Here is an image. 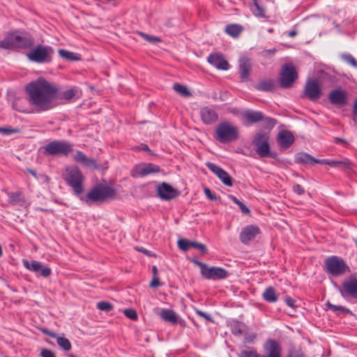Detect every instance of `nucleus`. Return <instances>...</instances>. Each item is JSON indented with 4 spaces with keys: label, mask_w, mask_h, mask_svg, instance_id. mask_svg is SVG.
<instances>
[{
    "label": "nucleus",
    "mask_w": 357,
    "mask_h": 357,
    "mask_svg": "<svg viewBox=\"0 0 357 357\" xmlns=\"http://www.w3.org/2000/svg\"><path fill=\"white\" fill-rule=\"evenodd\" d=\"M27 98H15L13 108L21 113H40L50 110L57 105L59 89L55 84L39 77L25 86Z\"/></svg>",
    "instance_id": "obj_1"
},
{
    "label": "nucleus",
    "mask_w": 357,
    "mask_h": 357,
    "mask_svg": "<svg viewBox=\"0 0 357 357\" xmlns=\"http://www.w3.org/2000/svg\"><path fill=\"white\" fill-rule=\"evenodd\" d=\"M62 177L66 183L72 188L74 194L77 197L84 192V182L85 177L80 169L76 166L66 167L62 174Z\"/></svg>",
    "instance_id": "obj_2"
},
{
    "label": "nucleus",
    "mask_w": 357,
    "mask_h": 357,
    "mask_svg": "<svg viewBox=\"0 0 357 357\" xmlns=\"http://www.w3.org/2000/svg\"><path fill=\"white\" fill-rule=\"evenodd\" d=\"M264 354H258L255 349H243L238 354V357H282V347L273 339L267 340L263 345Z\"/></svg>",
    "instance_id": "obj_3"
},
{
    "label": "nucleus",
    "mask_w": 357,
    "mask_h": 357,
    "mask_svg": "<svg viewBox=\"0 0 357 357\" xmlns=\"http://www.w3.org/2000/svg\"><path fill=\"white\" fill-rule=\"evenodd\" d=\"M114 195L115 190L113 188L107 185H99L89 190L84 197L82 195L78 197L81 201L91 206L93 203L103 202Z\"/></svg>",
    "instance_id": "obj_4"
},
{
    "label": "nucleus",
    "mask_w": 357,
    "mask_h": 357,
    "mask_svg": "<svg viewBox=\"0 0 357 357\" xmlns=\"http://www.w3.org/2000/svg\"><path fill=\"white\" fill-rule=\"evenodd\" d=\"M54 53V51L52 47L38 45L31 48L26 53V57L29 61L38 63H50L52 60Z\"/></svg>",
    "instance_id": "obj_5"
},
{
    "label": "nucleus",
    "mask_w": 357,
    "mask_h": 357,
    "mask_svg": "<svg viewBox=\"0 0 357 357\" xmlns=\"http://www.w3.org/2000/svg\"><path fill=\"white\" fill-rule=\"evenodd\" d=\"M238 138V128L227 121L220 123L215 128V139L221 143L234 142Z\"/></svg>",
    "instance_id": "obj_6"
},
{
    "label": "nucleus",
    "mask_w": 357,
    "mask_h": 357,
    "mask_svg": "<svg viewBox=\"0 0 357 357\" xmlns=\"http://www.w3.org/2000/svg\"><path fill=\"white\" fill-rule=\"evenodd\" d=\"M73 151V144L66 140H54L45 146V154L51 156H68Z\"/></svg>",
    "instance_id": "obj_7"
},
{
    "label": "nucleus",
    "mask_w": 357,
    "mask_h": 357,
    "mask_svg": "<svg viewBox=\"0 0 357 357\" xmlns=\"http://www.w3.org/2000/svg\"><path fill=\"white\" fill-rule=\"evenodd\" d=\"M339 290L344 298L357 299V277L351 274L342 281Z\"/></svg>",
    "instance_id": "obj_8"
},
{
    "label": "nucleus",
    "mask_w": 357,
    "mask_h": 357,
    "mask_svg": "<svg viewBox=\"0 0 357 357\" xmlns=\"http://www.w3.org/2000/svg\"><path fill=\"white\" fill-rule=\"evenodd\" d=\"M268 140L269 137L265 133H259L254 139L253 144L256 148V152L261 158H274L275 157V155L270 151Z\"/></svg>",
    "instance_id": "obj_9"
},
{
    "label": "nucleus",
    "mask_w": 357,
    "mask_h": 357,
    "mask_svg": "<svg viewBox=\"0 0 357 357\" xmlns=\"http://www.w3.org/2000/svg\"><path fill=\"white\" fill-rule=\"evenodd\" d=\"M297 78L298 74L295 67L291 63L284 64L280 73V86L285 89L290 88Z\"/></svg>",
    "instance_id": "obj_10"
},
{
    "label": "nucleus",
    "mask_w": 357,
    "mask_h": 357,
    "mask_svg": "<svg viewBox=\"0 0 357 357\" xmlns=\"http://www.w3.org/2000/svg\"><path fill=\"white\" fill-rule=\"evenodd\" d=\"M23 264L26 268L34 272L38 276L47 278L52 273L50 268L43 266L42 263L37 261L32 260L29 261L24 259Z\"/></svg>",
    "instance_id": "obj_11"
},
{
    "label": "nucleus",
    "mask_w": 357,
    "mask_h": 357,
    "mask_svg": "<svg viewBox=\"0 0 357 357\" xmlns=\"http://www.w3.org/2000/svg\"><path fill=\"white\" fill-rule=\"evenodd\" d=\"M295 162L298 164H305L313 165L314 164L335 165V161H328L326 160L316 159L310 154L304 152H300L295 155Z\"/></svg>",
    "instance_id": "obj_12"
},
{
    "label": "nucleus",
    "mask_w": 357,
    "mask_h": 357,
    "mask_svg": "<svg viewBox=\"0 0 357 357\" xmlns=\"http://www.w3.org/2000/svg\"><path fill=\"white\" fill-rule=\"evenodd\" d=\"M158 196L162 200H171L179 196V192L169 184L162 182L157 187Z\"/></svg>",
    "instance_id": "obj_13"
},
{
    "label": "nucleus",
    "mask_w": 357,
    "mask_h": 357,
    "mask_svg": "<svg viewBox=\"0 0 357 357\" xmlns=\"http://www.w3.org/2000/svg\"><path fill=\"white\" fill-rule=\"evenodd\" d=\"M305 96L310 100L315 101L321 96V90L319 84L316 79H309L307 81L305 89Z\"/></svg>",
    "instance_id": "obj_14"
},
{
    "label": "nucleus",
    "mask_w": 357,
    "mask_h": 357,
    "mask_svg": "<svg viewBox=\"0 0 357 357\" xmlns=\"http://www.w3.org/2000/svg\"><path fill=\"white\" fill-rule=\"evenodd\" d=\"M206 166L215 174L218 178L227 186L231 187L233 185L232 178L229 174L220 167L215 164L207 162Z\"/></svg>",
    "instance_id": "obj_15"
},
{
    "label": "nucleus",
    "mask_w": 357,
    "mask_h": 357,
    "mask_svg": "<svg viewBox=\"0 0 357 357\" xmlns=\"http://www.w3.org/2000/svg\"><path fill=\"white\" fill-rule=\"evenodd\" d=\"M228 272L221 267H208L203 271L202 276L208 280H222L228 277Z\"/></svg>",
    "instance_id": "obj_16"
},
{
    "label": "nucleus",
    "mask_w": 357,
    "mask_h": 357,
    "mask_svg": "<svg viewBox=\"0 0 357 357\" xmlns=\"http://www.w3.org/2000/svg\"><path fill=\"white\" fill-rule=\"evenodd\" d=\"M199 116L202 122L206 125L215 123L218 119L217 112L208 106L202 107L199 109Z\"/></svg>",
    "instance_id": "obj_17"
},
{
    "label": "nucleus",
    "mask_w": 357,
    "mask_h": 357,
    "mask_svg": "<svg viewBox=\"0 0 357 357\" xmlns=\"http://www.w3.org/2000/svg\"><path fill=\"white\" fill-rule=\"evenodd\" d=\"M260 233V229L257 225H248L242 229L239 238L243 244H248Z\"/></svg>",
    "instance_id": "obj_18"
},
{
    "label": "nucleus",
    "mask_w": 357,
    "mask_h": 357,
    "mask_svg": "<svg viewBox=\"0 0 357 357\" xmlns=\"http://www.w3.org/2000/svg\"><path fill=\"white\" fill-rule=\"evenodd\" d=\"M161 169L159 166L152 163L139 165L135 167L132 171V176H145L148 174L159 173Z\"/></svg>",
    "instance_id": "obj_19"
},
{
    "label": "nucleus",
    "mask_w": 357,
    "mask_h": 357,
    "mask_svg": "<svg viewBox=\"0 0 357 357\" xmlns=\"http://www.w3.org/2000/svg\"><path fill=\"white\" fill-rule=\"evenodd\" d=\"M208 62L219 70H227L229 68V63L224 59L220 53L209 54L207 59Z\"/></svg>",
    "instance_id": "obj_20"
},
{
    "label": "nucleus",
    "mask_w": 357,
    "mask_h": 357,
    "mask_svg": "<svg viewBox=\"0 0 357 357\" xmlns=\"http://www.w3.org/2000/svg\"><path fill=\"white\" fill-rule=\"evenodd\" d=\"M294 142V137L289 131L282 130L278 133V142L284 149L289 148Z\"/></svg>",
    "instance_id": "obj_21"
},
{
    "label": "nucleus",
    "mask_w": 357,
    "mask_h": 357,
    "mask_svg": "<svg viewBox=\"0 0 357 357\" xmlns=\"http://www.w3.org/2000/svg\"><path fill=\"white\" fill-rule=\"evenodd\" d=\"M33 38L29 34L17 32V47L20 49L31 48L33 45Z\"/></svg>",
    "instance_id": "obj_22"
},
{
    "label": "nucleus",
    "mask_w": 357,
    "mask_h": 357,
    "mask_svg": "<svg viewBox=\"0 0 357 357\" xmlns=\"http://www.w3.org/2000/svg\"><path fill=\"white\" fill-rule=\"evenodd\" d=\"M73 159L76 162L80 163L86 167H93L95 169H98L95 160L88 158L83 152L77 151L73 156Z\"/></svg>",
    "instance_id": "obj_23"
},
{
    "label": "nucleus",
    "mask_w": 357,
    "mask_h": 357,
    "mask_svg": "<svg viewBox=\"0 0 357 357\" xmlns=\"http://www.w3.org/2000/svg\"><path fill=\"white\" fill-rule=\"evenodd\" d=\"M243 119L248 123H256L264 119V114L259 111L252 109L245 110L242 114Z\"/></svg>",
    "instance_id": "obj_24"
},
{
    "label": "nucleus",
    "mask_w": 357,
    "mask_h": 357,
    "mask_svg": "<svg viewBox=\"0 0 357 357\" xmlns=\"http://www.w3.org/2000/svg\"><path fill=\"white\" fill-rule=\"evenodd\" d=\"M251 63L247 58H241L239 60V74L242 81L247 80L251 71Z\"/></svg>",
    "instance_id": "obj_25"
},
{
    "label": "nucleus",
    "mask_w": 357,
    "mask_h": 357,
    "mask_svg": "<svg viewBox=\"0 0 357 357\" xmlns=\"http://www.w3.org/2000/svg\"><path fill=\"white\" fill-rule=\"evenodd\" d=\"M17 32H18V31L8 33L4 39L0 42V47L6 48V49L17 48Z\"/></svg>",
    "instance_id": "obj_26"
},
{
    "label": "nucleus",
    "mask_w": 357,
    "mask_h": 357,
    "mask_svg": "<svg viewBox=\"0 0 357 357\" xmlns=\"http://www.w3.org/2000/svg\"><path fill=\"white\" fill-rule=\"evenodd\" d=\"M255 88L260 91H271L275 88V82L271 79H261L255 86Z\"/></svg>",
    "instance_id": "obj_27"
},
{
    "label": "nucleus",
    "mask_w": 357,
    "mask_h": 357,
    "mask_svg": "<svg viewBox=\"0 0 357 357\" xmlns=\"http://www.w3.org/2000/svg\"><path fill=\"white\" fill-rule=\"evenodd\" d=\"M160 317L162 319L165 321H168L171 324H176L178 321V317L176 314L172 310L163 309L160 313Z\"/></svg>",
    "instance_id": "obj_28"
},
{
    "label": "nucleus",
    "mask_w": 357,
    "mask_h": 357,
    "mask_svg": "<svg viewBox=\"0 0 357 357\" xmlns=\"http://www.w3.org/2000/svg\"><path fill=\"white\" fill-rule=\"evenodd\" d=\"M351 273L350 267L340 257H336V275Z\"/></svg>",
    "instance_id": "obj_29"
},
{
    "label": "nucleus",
    "mask_w": 357,
    "mask_h": 357,
    "mask_svg": "<svg viewBox=\"0 0 357 357\" xmlns=\"http://www.w3.org/2000/svg\"><path fill=\"white\" fill-rule=\"evenodd\" d=\"M262 296L263 298L268 303H274L278 300V296L272 287L266 288Z\"/></svg>",
    "instance_id": "obj_30"
},
{
    "label": "nucleus",
    "mask_w": 357,
    "mask_h": 357,
    "mask_svg": "<svg viewBox=\"0 0 357 357\" xmlns=\"http://www.w3.org/2000/svg\"><path fill=\"white\" fill-rule=\"evenodd\" d=\"M242 31L243 27L239 24H228L225 28L226 33L232 37H237Z\"/></svg>",
    "instance_id": "obj_31"
},
{
    "label": "nucleus",
    "mask_w": 357,
    "mask_h": 357,
    "mask_svg": "<svg viewBox=\"0 0 357 357\" xmlns=\"http://www.w3.org/2000/svg\"><path fill=\"white\" fill-rule=\"evenodd\" d=\"M252 13L259 17H266L265 10L260 6L258 0H254V4L251 7Z\"/></svg>",
    "instance_id": "obj_32"
},
{
    "label": "nucleus",
    "mask_w": 357,
    "mask_h": 357,
    "mask_svg": "<svg viewBox=\"0 0 357 357\" xmlns=\"http://www.w3.org/2000/svg\"><path fill=\"white\" fill-rule=\"evenodd\" d=\"M325 268L331 277H335V256L330 257L326 259Z\"/></svg>",
    "instance_id": "obj_33"
},
{
    "label": "nucleus",
    "mask_w": 357,
    "mask_h": 357,
    "mask_svg": "<svg viewBox=\"0 0 357 357\" xmlns=\"http://www.w3.org/2000/svg\"><path fill=\"white\" fill-rule=\"evenodd\" d=\"M58 53L61 57H62L66 60H68V61L79 60V57L77 56V55L72 52L61 49L58 51Z\"/></svg>",
    "instance_id": "obj_34"
},
{
    "label": "nucleus",
    "mask_w": 357,
    "mask_h": 357,
    "mask_svg": "<svg viewBox=\"0 0 357 357\" xmlns=\"http://www.w3.org/2000/svg\"><path fill=\"white\" fill-rule=\"evenodd\" d=\"M174 90L183 97H188L191 95L189 89L184 85L176 83L173 86Z\"/></svg>",
    "instance_id": "obj_35"
},
{
    "label": "nucleus",
    "mask_w": 357,
    "mask_h": 357,
    "mask_svg": "<svg viewBox=\"0 0 357 357\" xmlns=\"http://www.w3.org/2000/svg\"><path fill=\"white\" fill-rule=\"evenodd\" d=\"M347 100V94L344 91L336 89V105H344Z\"/></svg>",
    "instance_id": "obj_36"
},
{
    "label": "nucleus",
    "mask_w": 357,
    "mask_h": 357,
    "mask_svg": "<svg viewBox=\"0 0 357 357\" xmlns=\"http://www.w3.org/2000/svg\"><path fill=\"white\" fill-rule=\"evenodd\" d=\"M340 56L346 63L351 66L354 68H357V61L351 54H342Z\"/></svg>",
    "instance_id": "obj_37"
},
{
    "label": "nucleus",
    "mask_w": 357,
    "mask_h": 357,
    "mask_svg": "<svg viewBox=\"0 0 357 357\" xmlns=\"http://www.w3.org/2000/svg\"><path fill=\"white\" fill-rule=\"evenodd\" d=\"M57 344L61 347L64 351H68L71 349V343L70 342L64 337H57Z\"/></svg>",
    "instance_id": "obj_38"
},
{
    "label": "nucleus",
    "mask_w": 357,
    "mask_h": 357,
    "mask_svg": "<svg viewBox=\"0 0 357 357\" xmlns=\"http://www.w3.org/2000/svg\"><path fill=\"white\" fill-rule=\"evenodd\" d=\"M228 197L239 206L241 212L243 214H248L250 213L249 208L243 202L239 201L235 196L229 195Z\"/></svg>",
    "instance_id": "obj_39"
},
{
    "label": "nucleus",
    "mask_w": 357,
    "mask_h": 357,
    "mask_svg": "<svg viewBox=\"0 0 357 357\" xmlns=\"http://www.w3.org/2000/svg\"><path fill=\"white\" fill-rule=\"evenodd\" d=\"M335 164H336V167H339L342 169H344L346 171H349V170H351V168H352V163L348 160H342V161H337L335 162Z\"/></svg>",
    "instance_id": "obj_40"
},
{
    "label": "nucleus",
    "mask_w": 357,
    "mask_h": 357,
    "mask_svg": "<svg viewBox=\"0 0 357 357\" xmlns=\"http://www.w3.org/2000/svg\"><path fill=\"white\" fill-rule=\"evenodd\" d=\"M139 34L146 41L151 43H158L162 41L161 38L157 36L146 34L143 32H139Z\"/></svg>",
    "instance_id": "obj_41"
},
{
    "label": "nucleus",
    "mask_w": 357,
    "mask_h": 357,
    "mask_svg": "<svg viewBox=\"0 0 357 357\" xmlns=\"http://www.w3.org/2000/svg\"><path fill=\"white\" fill-rule=\"evenodd\" d=\"M191 241L181 238L178 241V247L183 251H187L191 248Z\"/></svg>",
    "instance_id": "obj_42"
},
{
    "label": "nucleus",
    "mask_w": 357,
    "mask_h": 357,
    "mask_svg": "<svg viewBox=\"0 0 357 357\" xmlns=\"http://www.w3.org/2000/svg\"><path fill=\"white\" fill-rule=\"evenodd\" d=\"M97 307L102 311L109 312L113 309V305L106 301H101L97 303Z\"/></svg>",
    "instance_id": "obj_43"
},
{
    "label": "nucleus",
    "mask_w": 357,
    "mask_h": 357,
    "mask_svg": "<svg viewBox=\"0 0 357 357\" xmlns=\"http://www.w3.org/2000/svg\"><path fill=\"white\" fill-rule=\"evenodd\" d=\"M75 96V91L73 89H67L61 94V98L69 100Z\"/></svg>",
    "instance_id": "obj_44"
},
{
    "label": "nucleus",
    "mask_w": 357,
    "mask_h": 357,
    "mask_svg": "<svg viewBox=\"0 0 357 357\" xmlns=\"http://www.w3.org/2000/svg\"><path fill=\"white\" fill-rule=\"evenodd\" d=\"M19 132L17 128H11L10 127H0V133L4 135H9Z\"/></svg>",
    "instance_id": "obj_45"
},
{
    "label": "nucleus",
    "mask_w": 357,
    "mask_h": 357,
    "mask_svg": "<svg viewBox=\"0 0 357 357\" xmlns=\"http://www.w3.org/2000/svg\"><path fill=\"white\" fill-rule=\"evenodd\" d=\"M262 121H264V127L270 129L273 128L276 123L275 119L270 117L264 116V119Z\"/></svg>",
    "instance_id": "obj_46"
},
{
    "label": "nucleus",
    "mask_w": 357,
    "mask_h": 357,
    "mask_svg": "<svg viewBox=\"0 0 357 357\" xmlns=\"http://www.w3.org/2000/svg\"><path fill=\"white\" fill-rule=\"evenodd\" d=\"M191 248L197 249L200 250L202 253H206L207 252V248L205 245L195 241H192Z\"/></svg>",
    "instance_id": "obj_47"
},
{
    "label": "nucleus",
    "mask_w": 357,
    "mask_h": 357,
    "mask_svg": "<svg viewBox=\"0 0 357 357\" xmlns=\"http://www.w3.org/2000/svg\"><path fill=\"white\" fill-rule=\"evenodd\" d=\"M124 314L132 320H136L137 319V314L133 309H126L124 310Z\"/></svg>",
    "instance_id": "obj_48"
},
{
    "label": "nucleus",
    "mask_w": 357,
    "mask_h": 357,
    "mask_svg": "<svg viewBox=\"0 0 357 357\" xmlns=\"http://www.w3.org/2000/svg\"><path fill=\"white\" fill-rule=\"evenodd\" d=\"M288 357H305L303 352L298 349H291L288 354Z\"/></svg>",
    "instance_id": "obj_49"
},
{
    "label": "nucleus",
    "mask_w": 357,
    "mask_h": 357,
    "mask_svg": "<svg viewBox=\"0 0 357 357\" xmlns=\"http://www.w3.org/2000/svg\"><path fill=\"white\" fill-rule=\"evenodd\" d=\"M231 332L234 335H241L243 334V329L241 328V324L237 322L232 327Z\"/></svg>",
    "instance_id": "obj_50"
},
{
    "label": "nucleus",
    "mask_w": 357,
    "mask_h": 357,
    "mask_svg": "<svg viewBox=\"0 0 357 357\" xmlns=\"http://www.w3.org/2000/svg\"><path fill=\"white\" fill-rule=\"evenodd\" d=\"M204 194L206 196V197L211 200H216L217 199L216 195L214 193H213L211 192V190L208 188H206L204 189Z\"/></svg>",
    "instance_id": "obj_51"
},
{
    "label": "nucleus",
    "mask_w": 357,
    "mask_h": 357,
    "mask_svg": "<svg viewBox=\"0 0 357 357\" xmlns=\"http://www.w3.org/2000/svg\"><path fill=\"white\" fill-rule=\"evenodd\" d=\"M160 286H161V283L160 282L159 277H153L152 280L150 282V287L156 288Z\"/></svg>",
    "instance_id": "obj_52"
},
{
    "label": "nucleus",
    "mask_w": 357,
    "mask_h": 357,
    "mask_svg": "<svg viewBox=\"0 0 357 357\" xmlns=\"http://www.w3.org/2000/svg\"><path fill=\"white\" fill-rule=\"evenodd\" d=\"M336 312H340L343 314H349L351 315H353L351 311L349 309L346 308L342 305H336Z\"/></svg>",
    "instance_id": "obj_53"
},
{
    "label": "nucleus",
    "mask_w": 357,
    "mask_h": 357,
    "mask_svg": "<svg viewBox=\"0 0 357 357\" xmlns=\"http://www.w3.org/2000/svg\"><path fill=\"white\" fill-rule=\"evenodd\" d=\"M285 303L288 306H289L292 308H295L296 307V301L294 298H292L291 297H289V296L286 297Z\"/></svg>",
    "instance_id": "obj_54"
},
{
    "label": "nucleus",
    "mask_w": 357,
    "mask_h": 357,
    "mask_svg": "<svg viewBox=\"0 0 357 357\" xmlns=\"http://www.w3.org/2000/svg\"><path fill=\"white\" fill-rule=\"evenodd\" d=\"M40 355L42 357H55V354L49 349H43Z\"/></svg>",
    "instance_id": "obj_55"
},
{
    "label": "nucleus",
    "mask_w": 357,
    "mask_h": 357,
    "mask_svg": "<svg viewBox=\"0 0 357 357\" xmlns=\"http://www.w3.org/2000/svg\"><path fill=\"white\" fill-rule=\"evenodd\" d=\"M293 190L298 195H302L305 192L304 188L300 184H296L293 187Z\"/></svg>",
    "instance_id": "obj_56"
},
{
    "label": "nucleus",
    "mask_w": 357,
    "mask_h": 357,
    "mask_svg": "<svg viewBox=\"0 0 357 357\" xmlns=\"http://www.w3.org/2000/svg\"><path fill=\"white\" fill-rule=\"evenodd\" d=\"M276 52V50L275 48L273 49H269V50H265L261 52V55L263 56H267L268 55H273Z\"/></svg>",
    "instance_id": "obj_57"
},
{
    "label": "nucleus",
    "mask_w": 357,
    "mask_h": 357,
    "mask_svg": "<svg viewBox=\"0 0 357 357\" xmlns=\"http://www.w3.org/2000/svg\"><path fill=\"white\" fill-rule=\"evenodd\" d=\"M194 264L199 266L200 267V270H201V274L202 275H203V271L206 269L207 268V266L206 264H205L203 262H201V261H199L197 260H194L193 261Z\"/></svg>",
    "instance_id": "obj_58"
},
{
    "label": "nucleus",
    "mask_w": 357,
    "mask_h": 357,
    "mask_svg": "<svg viewBox=\"0 0 357 357\" xmlns=\"http://www.w3.org/2000/svg\"><path fill=\"white\" fill-rule=\"evenodd\" d=\"M256 337V335L252 334L248 336L245 337L244 342L245 343H250L252 342Z\"/></svg>",
    "instance_id": "obj_59"
},
{
    "label": "nucleus",
    "mask_w": 357,
    "mask_h": 357,
    "mask_svg": "<svg viewBox=\"0 0 357 357\" xmlns=\"http://www.w3.org/2000/svg\"><path fill=\"white\" fill-rule=\"evenodd\" d=\"M196 312L199 316L204 317L207 320H211V317L208 314H206L205 312H204L201 310H197Z\"/></svg>",
    "instance_id": "obj_60"
},
{
    "label": "nucleus",
    "mask_w": 357,
    "mask_h": 357,
    "mask_svg": "<svg viewBox=\"0 0 357 357\" xmlns=\"http://www.w3.org/2000/svg\"><path fill=\"white\" fill-rule=\"evenodd\" d=\"M43 332L53 338L57 339V337H59L56 333L48 331L47 330H43Z\"/></svg>",
    "instance_id": "obj_61"
},
{
    "label": "nucleus",
    "mask_w": 357,
    "mask_h": 357,
    "mask_svg": "<svg viewBox=\"0 0 357 357\" xmlns=\"http://www.w3.org/2000/svg\"><path fill=\"white\" fill-rule=\"evenodd\" d=\"M329 100L332 103L335 104V89L330 92Z\"/></svg>",
    "instance_id": "obj_62"
},
{
    "label": "nucleus",
    "mask_w": 357,
    "mask_h": 357,
    "mask_svg": "<svg viewBox=\"0 0 357 357\" xmlns=\"http://www.w3.org/2000/svg\"><path fill=\"white\" fill-rule=\"evenodd\" d=\"M353 114L357 116V99L355 100L353 107Z\"/></svg>",
    "instance_id": "obj_63"
},
{
    "label": "nucleus",
    "mask_w": 357,
    "mask_h": 357,
    "mask_svg": "<svg viewBox=\"0 0 357 357\" xmlns=\"http://www.w3.org/2000/svg\"><path fill=\"white\" fill-rule=\"evenodd\" d=\"M153 277H158V268L155 266L152 267Z\"/></svg>",
    "instance_id": "obj_64"
}]
</instances>
